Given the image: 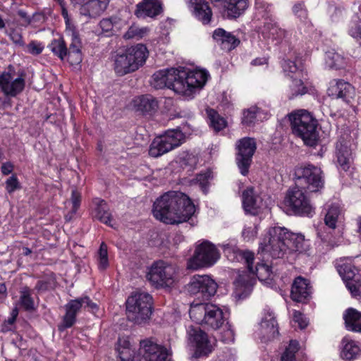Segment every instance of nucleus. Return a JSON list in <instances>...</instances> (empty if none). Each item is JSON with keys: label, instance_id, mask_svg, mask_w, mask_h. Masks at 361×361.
Returning a JSON list of instances; mask_svg holds the SVG:
<instances>
[{"label": "nucleus", "instance_id": "f257e3e1", "mask_svg": "<svg viewBox=\"0 0 361 361\" xmlns=\"http://www.w3.org/2000/svg\"><path fill=\"white\" fill-rule=\"evenodd\" d=\"M209 77L204 70L187 71L184 68L157 71L152 76V85L155 89L167 87L176 93L190 97L197 88H202Z\"/></svg>", "mask_w": 361, "mask_h": 361}, {"label": "nucleus", "instance_id": "f03ea898", "mask_svg": "<svg viewBox=\"0 0 361 361\" xmlns=\"http://www.w3.org/2000/svg\"><path fill=\"white\" fill-rule=\"evenodd\" d=\"M195 207L190 198L179 191H169L154 203V216L166 224L188 221L195 214Z\"/></svg>", "mask_w": 361, "mask_h": 361}, {"label": "nucleus", "instance_id": "7ed1b4c3", "mask_svg": "<svg viewBox=\"0 0 361 361\" xmlns=\"http://www.w3.org/2000/svg\"><path fill=\"white\" fill-rule=\"evenodd\" d=\"M225 252L230 260L244 261L247 264L249 273L243 271L235 281V295L238 299H243L248 296L254 284V276L256 275L258 279L265 285L270 284L271 270L265 264H258L255 271L252 268L254 253L249 250H242L237 247H226Z\"/></svg>", "mask_w": 361, "mask_h": 361}, {"label": "nucleus", "instance_id": "20e7f679", "mask_svg": "<svg viewBox=\"0 0 361 361\" xmlns=\"http://www.w3.org/2000/svg\"><path fill=\"white\" fill-rule=\"evenodd\" d=\"M293 133L306 145L315 146L319 140L317 121L305 109L292 111L288 115Z\"/></svg>", "mask_w": 361, "mask_h": 361}, {"label": "nucleus", "instance_id": "39448f33", "mask_svg": "<svg viewBox=\"0 0 361 361\" xmlns=\"http://www.w3.org/2000/svg\"><path fill=\"white\" fill-rule=\"evenodd\" d=\"M147 56L148 50L142 44L118 51L114 56V70L120 75L134 72L145 63Z\"/></svg>", "mask_w": 361, "mask_h": 361}, {"label": "nucleus", "instance_id": "423d86ee", "mask_svg": "<svg viewBox=\"0 0 361 361\" xmlns=\"http://www.w3.org/2000/svg\"><path fill=\"white\" fill-rule=\"evenodd\" d=\"M178 270L176 264L158 260L149 268L146 279L156 288H171L178 281Z\"/></svg>", "mask_w": 361, "mask_h": 361}, {"label": "nucleus", "instance_id": "0eeeda50", "mask_svg": "<svg viewBox=\"0 0 361 361\" xmlns=\"http://www.w3.org/2000/svg\"><path fill=\"white\" fill-rule=\"evenodd\" d=\"M281 67L285 74L292 79L288 91V97L293 99L305 94L307 92V87L304 85L302 80L305 79L307 73L300 59L298 56L283 59Z\"/></svg>", "mask_w": 361, "mask_h": 361}, {"label": "nucleus", "instance_id": "6e6552de", "mask_svg": "<svg viewBox=\"0 0 361 361\" xmlns=\"http://www.w3.org/2000/svg\"><path fill=\"white\" fill-rule=\"evenodd\" d=\"M152 296L145 292H136L128 297L126 301L128 319L137 324L147 322L152 314Z\"/></svg>", "mask_w": 361, "mask_h": 361}, {"label": "nucleus", "instance_id": "1a4fd4ad", "mask_svg": "<svg viewBox=\"0 0 361 361\" xmlns=\"http://www.w3.org/2000/svg\"><path fill=\"white\" fill-rule=\"evenodd\" d=\"M189 314L196 323L205 324L214 329H219L225 321L222 310L211 303L192 305Z\"/></svg>", "mask_w": 361, "mask_h": 361}, {"label": "nucleus", "instance_id": "9d476101", "mask_svg": "<svg viewBox=\"0 0 361 361\" xmlns=\"http://www.w3.org/2000/svg\"><path fill=\"white\" fill-rule=\"evenodd\" d=\"M219 257V251L214 244L209 240L199 241L195 246L193 255L187 261L186 269L196 271L202 268L212 267Z\"/></svg>", "mask_w": 361, "mask_h": 361}, {"label": "nucleus", "instance_id": "9b49d317", "mask_svg": "<svg viewBox=\"0 0 361 361\" xmlns=\"http://www.w3.org/2000/svg\"><path fill=\"white\" fill-rule=\"evenodd\" d=\"M276 228V227H274ZM276 238L272 240V259L282 258L288 250H299L302 248L304 235L293 233L286 227H277Z\"/></svg>", "mask_w": 361, "mask_h": 361}, {"label": "nucleus", "instance_id": "f8f14e48", "mask_svg": "<svg viewBox=\"0 0 361 361\" xmlns=\"http://www.w3.org/2000/svg\"><path fill=\"white\" fill-rule=\"evenodd\" d=\"M295 184L310 192H316L324 188V179L320 168L308 164L298 167L294 173Z\"/></svg>", "mask_w": 361, "mask_h": 361}, {"label": "nucleus", "instance_id": "ddd939ff", "mask_svg": "<svg viewBox=\"0 0 361 361\" xmlns=\"http://www.w3.org/2000/svg\"><path fill=\"white\" fill-rule=\"evenodd\" d=\"M184 140L185 135L180 130H168L153 140L149 149V154L153 157H160L180 146Z\"/></svg>", "mask_w": 361, "mask_h": 361}, {"label": "nucleus", "instance_id": "4468645a", "mask_svg": "<svg viewBox=\"0 0 361 361\" xmlns=\"http://www.w3.org/2000/svg\"><path fill=\"white\" fill-rule=\"evenodd\" d=\"M25 86V73L23 71L16 73L14 68L10 65L7 71L0 74V89L6 96H17L23 92Z\"/></svg>", "mask_w": 361, "mask_h": 361}, {"label": "nucleus", "instance_id": "2eb2a0df", "mask_svg": "<svg viewBox=\"0 0 361 361\" xmlns=\"http://www.w3.org/2000/svg\"><path fill=\"white\" fill-rule=\"evenodd\" d=\"M217 283L207 275H195L186 286L187 291L202 300H208L214 295Z\"/></svg>", "mask_w": 361, "mask_h": 361}, {"label": "nucleus", "instance_id": "dca6fc26", "mask_svg": "<svg viewBox=\"0 0 361 361\" xmlns=\"http://www.w3.org/2000/svg\"><path fill=\"white\" fill-rule=\"evenodd\" d=\"M95 312L98 310V306L93 302L87 296L78 298L71 300L66 305V314L63 318V325L64 328L71 327L76 321V315L81 309Z\"/></svg>", "mask_w": 361, "mask_h": 361}, {"label": "nucleus", "instance_id": "f3484780", "mask_svg": "<svg viewBox=\"0 0 361 361\" xmlns=\"http://www.w3.org/2000/svg\"><path fill=\"white\" fill-rule=\"evenodd\" d=\"M303 190L295 185L289 189L285 200L295 214L309 216L313 212V207Z\"/></svg>", "mask_w": 361, "mask_h": 361}, {"label": "nucleus", "instance_id": "a211bd4d", "mask_svg": "<svg viewBox=\"0 0 361 361\" xmlns=\"http://www.w3.org/2000/svg\"><path fill=\"white\" fill-rule=\"evenodd\" d=\"M236 163L243 176L248 173L252 158L256 150V142L253 138L243 137L237 144Z\"/></svg>", "mask_w": 361, "mask_h": 361}, {"label": "nucleus", "instance_id": "6ab92c4d", "mask_svg": "<svg viewBox=\"0 0 361 361\" xmlns=\"http://www.w3.org/2000/svg\"><path fill=\"white\" fill-rule=\"evenodd\" d=\"M243 207L247 214L257 215L267 209L264 198L255 192L253 188H247L243 192Z\"/></svg>", "mask_w": 361, "mask_h": 361}, {"label": "nucleus", "instance_id": "aec40b11", "mask_svg": "<svg viewBox=\"0 0 361 361\" xmlns=\"http://www.w3.org/2000/svg\"><path fill=\"white\" fill-rule=\"evenodd\" d=\"M140 345V353L147 361H166L169 355V351L165 347L151 339L141 341Z\"/></svg>", "mask_w": 361, "mask_h": 361}, {"label": "nucleus", "instance_id": "412c9836", "mask_svg": "<svg viewBox=\"0 0 361 361\" xmlns=\"http://www.w3.org/2000/svg\"><path fill=\"white\" fill-rule=\"evenodd\" d=\"M189 343L196 348V353L207 355L212 352V347L207 335L199 326H190L188 329Z\"/></svg>", "mask_w": 361, "mask_h": 361}, {"label": "nucleus", "instance_id": "4be33fe9", "mask_svg": "<svg viewBox=\"0 0 361 361\" xmlns=\"http://www.w3.org/2000/svg\"><path fill=\"white\" fill-rule=\"evenodd\" d=\"M327 93L334 99H341L349 103L355 95V90L349 82L343 80L334 79L330 82Z\"/></svg>", "mask_w": 361, "mask_h": 361}, {"label": "nucleus", "instance_id": "5701e85b", "mask_svg": "<svg viewBox=\"0 0 361 361\" xmlns=\"http://www.w3.org/2000/svg\"><path fill=\"white\" fill-rule=\"evenodd\" d=\"M312 294V286L309 281L302 276L296 277L291 286L290 298L297 302H307Z\"/></svg>", "mask_w": 361, "mask_h": 361}, {"label": "nucleus", "instance_id": "b1692460", "mask_svg": "<svg viewBox=\"0 0 361 361\" xmlns=\"http://www.w3.org/2000/svg\"><path fill=\"white\" fill-rule=\"evenodd\" d=\"M163 12L161 0H142L137 5L135 15L141 19L155 18Z\"/></svg>", "mask_w": 361, "mask_h": 361}, {"label": "nucleus", "instance_id": "393cba45", "mask_svg": "<svg viewBox=\"0 0 361 361\" xmlns=\"http://www.w3.org/2000/svg\"><path fill=\"white\" fill-rule=\"evenodd\" d=\"M66 34L71 38V42L69 45L68 61L72 64H78L82 61L81 47L82 42L78 32L74 27L67 26Z\"/></svg>", "mask_w": 361, "mask_h": 361}, {"label": "nucleus", "instance_id": "a878e982", "mask_svg": "<svg viewBox=\"0 0 361 361\" xmlns=\"http://www.w3.org/2000/svg\"><path fill=\"white\" fill-rule=\"evenodd\" d=\"M189 8L193 15L203 24H209L212 12L205 0H189Z\"/></svg>", "mask_w": 361, "mask_h": 361}, {"label": "nucleus", "instance_id": "bb28decb", "mask_svg": "<svg viewBox=\"0 0 361 361\" xmlns=\"http://www.w3.org/2000/svg\"><path fill=\"white\" fill-rule=\"evenodd\" d=\"M336 154L340 166L343 170L347 171L350 165L351 151L349 149L348 142L343 137L336 142Z\"/></svg>", "mask_w": 361, "mask_h": 361}, {"label": "nucleus", "instance_id": "cd10ccee", "mask_svg": "<svg viewBox=\"0 0 361 361\" xmlns=\"http://www.w3.org/2000/svg\"><path fill=\"white\" fill-rule=\"evenodd\" d=\"M213 38L221 43L222 49L230 51L235 48L240 43V40L231 32H228L222 28H218L214 31Z\"/></svg>", "mask_w": 361, "mask_h": 361}, {"label": "nucleus", "instance_id": "c85d7f7f", "mask_svg": "<svg viewBox=\"0 0 361 361\" xmlns=\"http://www.w3.org/2000/svg\"><path fill=\"white\" fill-rule=\"evenodd\" d=\"M134 106L137 111L142 114H152L158 109V102L152 95L147 94L135 99Z\"/></svg>", "mask_w": 361, "mask_h": 361}, {"label": "nucleus", "instance_id": "c756f323", "mask_svg": "<svg viewBox=\"0 0 361 361\" xmlns=\"http://www.w3.org/2000/svg\"><path fill=\"white\" fill-rule=\"evenodd\" d=\"M341 344V357L342 359L351 361L360 355L361 349L356 341L345 337L342 339Z\"/></svg>", "mask_w": 361, "mask_h": 361}, {"label": "nucleus", "instance_id": "7c9ffc66", "mask_svg": "<svg viewBox=\"0 0 361 361\" xmlns=\"http://www.w3.org/2000/svg\"><path fill=\"white\" fill-rule=\"evenodd\" d=\"M92 203L94 206L93 211L94 218L98 219L100 223L104 224L109 223L111 219V214L106 201L97 197L93 199Z\"/></svg>", "mask_w": 361, "mask_h": 361}, {"label": "nucleus", "instance_id": "2f4dec72", "mask_svg": "<svg viewBox=\"0 0 361 361\" xmlns=\"http://www.w3.org/2000/svg\"><path fill=\"white\" fill-rule=\"evenodd\" d=\"M343 319L348 331L361 332V312L348 308L343 314Z\"/></svg>", "mask_w": 361, "mask_h": 361}, {"label": "nucleus", "instance_id": "473e14b6", "mask_svg": "<svg viewBox=\"0 0 361 361\" xmlns=\"http://www.w3.org/2000/svg\"><path fill=\"white\" fill-rule=\"evenodd\" d=\"M326 226H336L344 222V214L338 204H331L328 207L324 216Z\"/></svg>", "mask_w": 361, "mask_h": 361}, {"label": "nucleus", "instance_id": "72a5a7b5", "mask_svg": "<svg viewBox=\"0 0 361 361\" xmlns=\"http://www.w3.org/2000/svg\"><path fill=\"white\" fill-rule=\"evenodd\" d=\"M80 5V13L88 18L98 17L107 8L97 0H89L86 3L83 2Z\"/></svg>", "mask_w": 361, "mask_h": 361}, {"label": "nucleus", "instance_id": "f704fd0d", "mask_svg": "<svg viewBox=\"0 0 361 361\" xmlns=\"http://www.w3.org/2000/svg\"><path fill=\"white\" fill-rule=\"evenodd\" d=\"M229 18H238L248 7V0H226L224 5Z\"/></svg>", "mask_w": 361, "mask_h": 361}, {"label": "nucleus", "instance_id": "c9c22d12", "mask_svg": "<svg viewBox=\"0 0 361 361\" xmlns=\"http://www.w3.org/2000/svg\"><path fill=\"white\" fill-rule=\"evenodd\" d=\"M116 350L121 361H135V351L132 349L128 337H120L118 340Z\"/></svg>", "mask_w": 361, "mask_h": 361}, {"label": "nucleus", "instance_id": "e433bc0d", "mask_svg": "<svg viewBox=\"0 0 361 361\" xmlns=\"http://www.w3.org/2000/svg\"><path fill=\"white\" fill-rule=\"evenodd\" d=\"M271 313L265 310L258 324L257 333L262 343H267L269 341L271 334Z\"/></svg>", "mask_w": 361, "mask_h": 361}, {"label": "nucleus", "instance_id": "4c0bfd02", "mask_svg": "<svg viewBox=\"0 0 361 361\" xmlns=\"http://www.w3.org/2000/svg\"><path fill=\"white\" fill-rule=\"evenodd\" d=\"M49 47L60 59L63 60L66 57L68 59V51L63 39L59 38L52 40Z\"/></svg>", "mask_w": 361, "mask_h": 361}, {"label": "nucleus", "instance_id": "58836bf2", "mask_svg": "<svg viewBox=\"0 0 361 361\" xmlns=\"http://www.w3.org/2000/svg\"><path fill=\"white\" fill-rule=\"evenodd\" d=\"M198 161L196 155L189 152H182L177 157V162L180 164L182 167H189L192 169L195 167Z\"/></svg>", "mask_w": 361, "mask_h": 361}, {"label": "nucleus", "instance_id": "ea45409f", "mask_svg": "<svg viewBox=\"0 0 361 361\" xmlns=\"http://www.w3.org/2000/svg\"><path fill=\"white\" fill-rule=\"evenodd\" d=\"M149 30L147 27H140L135 25H131L124 33L123 38L126 39H140L146 36Z\"/></svg>", "mask_w": 361, "mask_h": 361}, {"label": "nucleus", "instance_id": "a19ab883", "mask_svg": "<svg viewBox=\"0 0 361 361\" xmlns=\"http://www.w3.org/2000/svg\"><path fill=\"white\" fill-rule=\"evenodd\" d=\"M207 114L210 121V126L216 131H220L226 127L225 120L218 113L212 109L207 110Z\"/></svg>", "mask_w": 361, "mask_h": 361}, {"label": "nucleus", "instance_id": "79ce46f5", "mask_svg": "<svg viewBox=\"0 0 361 361\" xmlns=\"http://www.w3.org/2000/svg\"><path fill=\"white\" fill-rule=\"evenodd\" d=\"M299 350V343L296 340H290L281 357V361H295V353Z\"/></svg>", "mask_w": 361, "mask_h": 361}, {"label": "nucleus", "instance_id": "37998d69", "mask_svg": "<svg viewBox=\"0 0 361 361\" xmlns=\"http://www.w3.org/2000/svg\"><path fill=\"white\" fill-rule=\"evenodd\" d=\"M20 301L21 305L27 311H31L34 310V300L31 297V290L25 286L22 288L20 290Z\"/></svg>", "mask_w": 361, "mask_h": 361}, {"label": "nucleus", "instance_id": "c03bdc74", "mask_svg": "<svg viewBox=\"0 0 361 361\" xmlns=\"http://www.w3.org/2000/svg\"><path fill=\"white\" fill-rule=\"evenodd\" d=\"M326 61L329 66L336 69L342 68L345 63L344 58L333 51L326 53Z\"/></svg>", "mask_w": 361, "mask_h": 361}, {"label": "nucleus", "instance_id": "a18cd8bd", "mask_svg": "<svg viewBox=\"0 0 361 361\" xmlns=\"http://www.w3.org/2000/svg\"><path fill=\"white\" fill-rule=\"evenodd\" d=\"M355 268L351 264H343L339 267L338 273L344 281L345 283L360 276L355 273Z\"/></svg>", "mask_w": 361, "mask_h": 361}, {"label": "nucleus", "instance_id": "49530a36", "mask_svg": "<svg viewBox=\"0 0 361 361\" xmlns=\"http://www.w3.org/2000/svg\"><path fill=\"white\" fill-rule=\"evenodd\" d=\"M81 202V195L80 193L75 189L72 190L71 192V202L72 204V208H71V215H66V223L70 222L71 219H72V216L74 214L76 213L78 209L80 207Z\"/></svg>", "mask_w": 361, "mask_h": 361}, {"label": "nucleus", "instance_id": "de8ad7c7", "mask_svg": "<svg viewBox=\"0 0 361 361\" xmlns=\"http://www.w3.org/2000/svg\"><path fill=\"white\" fill-rule=\"evenodd\" d=\"M353 298L361 297V276L345 283Z\"/></svg>", "mask_w": 361, "mask_h": 361}, {"label": "nucleus", "instance_id": "09e8293b", "mask_svg": "<svg viewBox=\"0 0 361 361\" xmlns=\"http://www.w3.org/2000/svg\"><path fill=\"white\" fill-rule=\"evenodd\" d=\"M259 113V109L257 106H252L243 111L242 123L246 126H251L254 123L257 114Z\"/></svg>", "mask_w": 361, "mask_h": 361}, {"label": "nucleus", "instance_id": "8fccbe9b", "mask_svg": "<svg viewBox=\"0 0 361 361\" xmlns=\"http://www.w3.org/2000/svg\"><path fill=\"white\" fill-rule=\"evenodd\" d=\"M99 254V267L105 269L109 266L107 245L103 242L101 243Z\"/></svg>", "mask_w": 361, "mask_h": 361}, {"label": "nucleus", "instance_id": "3c124183", "mask_svg": "<svg viewBox=\"0 0 361 361\" xmlns=\"http://www.w3.org/2000/svg\"><path fill=\"white\" fill-rule=\"evenodd\" d=\"M336 227H317V235L322 241L331 243L333 241V233Z\"/></svg>", "mask_w": 361, "mask_h": 361}, {"label": "nucleus", "instance_id": "603ef678", "mask_svg": "<svg viewBox=\"0 0 361 361\" xmlns=\"http://www.w3.org/2000/svg\"><path fill=\"white\" fill-rule=\"evenodd\" d=\"M5 188L6 191L11 194L17 190L21 188V185L16 176V175H12L5 182Z\"/></svg>", "mask_w": 361, "mask_h": 361}, {"label": "nucleus", "instance_id": "864d4df0", "mask_svg": "<svg viewBox=\"0 0 361 361\" xmlns=\"http://www.w3.org/2000/svg\"><path fill=\"white\" fill-rule=\"evenodd\" d=\"M348 32L351 37L361 42V20L351 23Z\"/></svg>", "mask_w": 361, "mask_h": 361}, {"label": "nucleus", "instance_id": "5fc2aeb1", "mask_svg": "<svg viewBox=\"0 0 361 361\" xmlns=\"http://www.w3.org/2000/svg\"><path fill=\"white\" fill-rule=\"evenodd\" d=\"M118 21V18L116 17L103 18L99 23V26L104 32H108L113 30L114 25Z\"/></svg>", "mask_w": 361, "mask_h": 361}, {"label": "nucleus", "instance_id": "6e6d98bb", "mask_svg": "<svg viewBox=\"0 0 361 361\" xmlns=\"http://www.w3.org/2000/svg\"><path fill=\"white\" fill-rule=\"evenodd\" d=\"M293 12L301 20H305L307 18V11L303 3H297L293 6Z\"/></svg>", "mask_w": 361, "mask_h": 361}, {"label": "nucleus", "instance_id": "4d7b16f0", "mask_svg": "<svg viewBox=\"0 0 361 361\" xmlns=\"http://www.w3.org/2000/svg\"><path fill=\"white\" fill-rule=\"evenodd\" d=\"M293 321L300 329H305L308 326L307 318L300 311L293 312Z\"/></svg>", "mask_w": 361, "mask_h": 361}, {"label": "nucleus", "instance_id": "13d9d810", "mask_svg": "<svg viewBox=\"0 0 361 361\" xmlns=\"http://www.w3.org/2000/svg\"><path fill=\"white\" fill-rule=\"evenodd\" d=\"M27 52L32 55L41 54L44 49V46L36 41H32L27 45Z\"/></svg>", "mask_w": 361, "mask_h": 361}, {"label": "nucleus", "instance_id": "bf43d9fd", "mask_svg": "<svg viewBox=\"0 0 361 361\" xmlns=\"http://www.w3.org/2000/svg\"><path fill=\"white\" fill-rule=\"evenodd\" d=\"M272 36L277 41L276 44L281 43L286 37V32L284 30L279 27L276 25H272Z\"/></svg>", "mask_w": 361, "mask_h": 361}, {"label": "nucleus", "instance_id": "052dcab7", "mask_svg": "<svg viewBox=\"0 0 361 361\" xmlns=\"http://www.w3.org/2000/svg\"><path fill=\"white\" fill-rule=\"evenodd\" d=\"M18 15L22 18L23 22L20 23L21 26L27 27L31 25L34 21L36 16L33 15L32 17L29 16L27 13L23 10L18 11Z\"/></svg>", "mask_w": 361, "mask_h": 361}, {"label": "nucleus", "instance_id": "680f3d73", "mask_svg": "<svg viewBox=\"0 0 361 361\" xmlns=\"http://www.w3.org/2000/svg\"><path fill=\"white\" fill-rule=\"evenodd\" d=\"M271 244V235H269L265 238L263 243H261L259 247L258 252L261 255L269 254L270 250Z\"/></svg>", "mask_w": 361, "mask_h": 361}, {"label": "nucleus", "instance_id": "e2e57ef3", "mask_svg": "<svg viewBox=\"0 0 361 361\" xmlns=\"http://www.w3.org/2000/svg\"><path fill=\"white\" fill-rule=\"evenodd\" d=\"M12 42L19 46H23L24 42L23 39V37L20 32L17 31L16 30H11V32L8 34Z\"/></svg>", "mask_w": 361, "mask_h": 361}, {"label": "nucleus", "instance_id": "0e129e2a", "mask_svg": "<svg viewBox=\"0 0 361 361\" xmlns=\"http://www.w3.org/2000/svg\"><path fill=\"white\" fill-rule=\"evenodd\" d=\"M221 340L224 343H230L234 341V332L230 326L227 327L221 336Z\"/></svg>", "mask_w": 361, "mask_h": 361}, {"label": "nucleus", "instance_id": "69168bd1", "mask_svg": "<svg viewBox=\"0 0 361 361\" xmlns=\"http://www.w3.org/2000/svg\"><path fill=\"white\" fill-rule=\"evenodd\" d=\"M17 315H18V312H16V314L12 315L10 318L8 319V320H6L4 322V324L2 326L3 331L6 332V331H8L11 330V329L8 326H11L13 324V323L15 322V321L16 319Z\"/></svg>", "mask_w": 361, "mask_h": 361}, {"label": "nucleus", "instance_id": "338daca9", "mask_svg": "<svg viewBox=\"0 0 361 361\" xmlns=\"http://www.w3.org/2000/svg\"><path fill=\"white\" fill-rule=\"evenodd\" d=\"M13 170V165L11 162L4 163L1 166V173L4 175L10 174Z\"/></svg>", "mask_w": 361, "mask_h": 361}, {"label": "nucleus", "instance_id": "774afa93", "mask_svg": "<svg viewBox=\"0 0 361 361\" xmlns=\"http://www.w3.org/2000/svg\"><path fill=\"white\" fill-rule=\"evenodd\" d=\"M49 288V282L47 281H44V280L38 281L35 286V289L39 292L45 291V290H48Z\"/></svg>", "mask_w": 361, "mask_h": 361}]
</instances>
